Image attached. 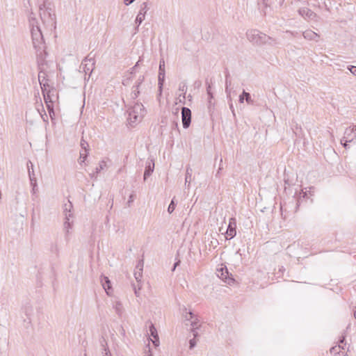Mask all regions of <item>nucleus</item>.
Listing matches in <instances>:
<instances>
[{"label":"nucleus","mask_w":356,"mask_h":356,"mask_svg":"<svg viewBox=\"0 0 356 356\" xmlns=\"http://www.w3.org/2000/svg\"><path fill=\"white\" fill-rule=\"evenodd\" d=\"M113 308L118 316H121L123 312V307L120 302L117 301L113 305Z\"/></svg>","instance_id":"26"},{"label":"nucleus","mask_w":356,"mask_h":356,"mask_svg":"<svg viewBox=\"0 0 356 356\" xmlns=\"http://www.w3.org/2000/svg\"><path fill=\"white\" fill-rule=\"evenodd\" d=\"M133 200H134V195H131L129 196V199L128 202H129V203L133 201Z\"/></svg>","instance_id":"44"},{"label":"nucleus","mask_w":356,"mask_h":356,"mask_svg":"<svg viewBox=\"0 0 356 356\" xmlns=\"http://www.w3.org/2000/svg\"><path fill=\"white\" fill-rule=\"evenodd\" d=\"M40 15L42 22L48 26H55L56 17L52 10L49 6H47L46 3L39 6Z\"/></svg>","instance_id":"3"},{"label":"nucleus","mask_w":356,"mask_h":356,"mask_svg":"<svg viewBox=\"0 0 356 356\" xmlns=\"http://www.w3.org/2000/svg\"><path fill=\"white\" fill-rule=\"evenodd\" d=\"M192 169L191 167L186 168V177H185V184H190L191 181V177H192Z\"/></svg>","instance_id":"27"},{"label":"nucleus","mask_w":356,"mask_h":356,"mask_svg":"<svg viewBox=\"0 0 356 356\" xmlns=\"http://www.w3.org/2000/svg\"><path fill=\"white\" fill-rule=\"evenodd\" d=\"M70 219H71V214L70 213V214H67V218H65V221L63 223V230L65 233V238L66 241L69 240L70 231L72 229V226H73V222L70 221Z\"/></svg>","instance_id":"12"},{"label":"nucleus","mask_w":356,"mask_h":356,"mask_svg":"<svg viewBox=\"0 0 356 356\" xmlns=\"http://www.w3.org/2000/svg\"><path fill=\"white\" fill-rule=\"evenodd\" d=\"M191 325V332H193V335L195 337L197 336V332L196 331L197 329L199 328L200 324L197 318L195 316V318L192 319Z\"/></svg>","instance_id":"20"},{"label":"nucleus","mask_w":356,"mask_h":356,"mask_svg":"<svg viewBox=\"0 0 356 356\" xmlns=\"http://www.w3.org/2000/svg\"><path fill=\"white\" fill-rule=\"evenodd\" d=\"M39 81L42 88V92L43 94L44 99L46 105L48 104H52L58 98L57 91L55 88H48L49 86L43 83L40 81V75L39 74Z\"/></svg>","instance_id":"5"},{"label":"nucleus","mask_w":356,"mask_h":356,"mask_svg":"<svg viewBox=\"0 0 356 356\" xmlns=\"http://www.w3.org/2000/svg\"><path fill=\"white\" fill-rule=\"evenodd\" d=\"M211 85H210V84H209V85L207 86V94H210V92H211Z\"/></svg>","instance_id":"43"},{"label":"nucleus","mask_w":356,"mask_h":356,"mask_svg":"<svg viewBox=\"0 0 356 356\" xmlns=\"http://www.w3.org/2000/svg\"><path fill=\"white\" fill-rule=\"evenodd\" d=\"M209 96V106H211V99L213 98V93L210 92V94H207Z\"/></svg>","instance_id":"39"},{"label":"nucleus","mask_w":356,"mask_h":356,"mask_svg":"<svg viewBox=\"0 0 356 356\" xmlns=\"http://www.w3.org/2000/svg\"><path fill=\"white\" fill-rule=\"evenodd\" d=\"M29 23L31 27V33L33 48L40 56H42V53H45V44L40 28L33 13L29 16Z\"/></svg>","instance_id":"1"},{"label":"nucleus","mask_w":356,"mask_h":356,"mask_svg":"<svg viewBox=\"0 0 356 356\" xmlns=\"http://www.w3.org/2000/svg\"><path fill=\"white\" fill-rule=\"evenodd\" d=\"M102 284L103 288L106 291L107 294H109L108 291L111 289V282L107 277H102L101 279Z\"/></svg>","instance_id":"21"},{"label":"nucleus","mask_w":356,"mask_h":356,"mask_svg":"<svg viewBox=\"0 0 356 356\" xmlns=\"http://www.w3.org/2000/svg\"><path fill=\"white\" fill-rule=\"evenodd\" d=\"M354 316H355V319H356V311H355V313H354Z\"/></svg>","instance_id":"53"},{"label":"nucleus","mask_w":356,"mask_h":356,"mask_svg":"<svg viewBox=\"0 0 356 356\" xmlns=\"http://www.w3.org/2000/svg\"><path fill=\"white\" fill-rule=\"evenodd\" d=\"M244 99H245V101L248 104L252 103V99H251L250 93L245 92V90H243V93L239 96L240 103H243Z\"/></svg>","instance_id":"23"},{"label":"nucleus","mask_w":356,"mask_h":356,"mask_svg":"<svg viewBox=\"0 0 356 356\" xmlns=\"http://www.w3.org/2000/svg\"><path fill=\"white\" fill-rule=\"evenodd\" d=\"M348 69L350 71V72L356 76V67L353 65H350L348 67Z\"/></svg>","instance_id":"36"},{"label":"nucleus","mask_w":356,"mask_h":356,"mask_svg":"<svg viewBox=\"0 0 356 356\" xmlns=\"http://www.w3.org/2000/svg\"><path fill=\"white\" fill-rule=\"evenodd\" d=\"M189 343H190V348L191 349L193 348L196 345V341H195V339H191L189 341Z\"/></svg>","instance_id":"38"},{"label":"nucleus","mask_w":356,"mask_h":356,"mask_svg":"<svg viewBox=\"0 0 356 356\" xmlns=\"http://www.w3.org/2000/svg\"><path fill=\"white\" fill-rule=\"evenodd\" d=\"M149 334L154 338L152 343L156 347L159 345V336L157 334V330L153 324H151L149 326Z\"/></svg>","instance_id":"18"},{"label":"nucleus","mask_w":356,"mask_h":356,"mask_svg":"<svg viewBox=\"0 0 356 356\" xmlns=\"http://www.w3.org/2000/svg\"><path fill=\"white\" fill-rule=\"evenodd\" d=\"M248 40L257 44H270L275 42V40L264 33L257 30H252L247 34Z\"/></svg>","instance_id":"4"},{"label":"nucleus","mask_w":356,"mask_h":356,"mask_svg":"<svg viewBox=\"0 0 356 356\" xmlns=\"http://www.w3.org/2000/svg\"><path fill=\"white\" fill-rule=\"evenodd\" d=\"M106 166V163L104 161H100L99 166L96 168V172H99L102 170L104 169Z\"/></svg>","instance_id":"32"},{"label":"nucleus","mask_w":356,"mask_h":356,"mask_svg":"<svg viewBox=\"0 0 356 356\" xmlns=\"http://www.w3.org/2000/svg\"><path fill=\"white\" fill-rule=\"evenodd\" d=\"M299 14L305 19H314L316 15L308 8H302L298 10Z\"/></svg>","instance_id":"15"},{"label":"nucleus","mask_w":356,"mask_h":356,"mask_svg":"<svg viewBox=\"0 0 356 356\" xmlns=\"http://www.w3.org/2000/svg\"><path fill=\"white\" fill-rule=\"evenodd\" d=\"M218 277H220L222 280H223L225 283L228 284H232L234 282V279L229 276V273L226 267L220 268L218 270Z\"/></svg>","instance_id":"8"},{"label":"nucleus","mask_w":356,"mask_h":356,"mask_svg":"<svg viewBox=\"0 0 356 356\" xmlns=\"http://www.w3.org/2000/svg\"><path fill=\"white\" fill-rule=\"evenodd\" d=\"M181 121L184 129H187L190 127L191 122V111L187 107H182L181 108Z\"/></svg>","instance_id":"7"},{"label":"nucleus","mask_w":356,"mask_h":356,"mask_svg":"<svg viewBox=\"0 0 356 356\" xmlns=\"http://www.w3.org/2000/svg\"><path fill=\"white\" fill-rule=\"evenodd\" d=\"M47 106V111L49 112V116L51 119H53L54 116V106L52 104H48Z\"/></svg>","instance_id":"29"},{"label":"nucleus","mask_w":356,"mask_h":356,"mask_svg":"<svg viewBox=\"0 0 356 356\" xmlns=\"http://www.w3.org/2000/svg\"><path fill=\"white\" fill-rule=\"evenodd\" d=\"M302 35L305 39L315 42H318L320 38V35L312 30H306L302 33Z\"/></svg>","instance_id":"16"},{"label":"nucleus","mask_w":356,"mask_h":356,"mask_svg":"<svg viewBox=\"0 0 356 356\" xmlns=\"http://www.w3.org/2000/svg\"><path fill=\"white\" fill-rule=\"evenodd\" d=\"M130 79V78L127 79V80L125 81H123L122 83L123 85H127L129 83V80Z\"/></svg>","instance_id":"47"},{"label":"nucleus","mask_w":356,"mask_h":356,"mask_svg":"<svg viewBox=\"0 0 356 356\" xmlns=\"http://www.w3.org/2000/svg\"><path fill=\"white\" fill-rule=\"evenodd\" d=\"M232 82L230 80L228 79V75L226 76V80H225V92L227 95V97L230 96L231 90L229 89V87L231 86Z\"/></svg>","instance_id":"28"},{"label":"nucleus","mask_w":356,"mask_h":356,"mask_svg":"<svg viewBox=\"0 0 356 356\" xmlns=\"http://www.w3.org/2000/svg\"><path fill=\"white\" fill-rule=\"evenodd\" d=\"M41 116H42V118H43L44 121H45V122H46V121L47 120H46L45 118H43V115H41Z\"/></svg>","instance_id":"52"},{"label":"nucleus","mask_w":356,"mask_h":356,"mask_svg":"<svg viewBox=\"0 0 356 356\" xmlns=\"http://www.w3.org/2000/svg\"><path fill=\"white\" fill-rule=\"evenodd\" d=\"M222 170V167L220 166L219 168H218V170L216 175V177H218L219 175H220V170Z\"/></svg>","instance_id":"46"},{"label":"nucleus","mask_w":356,"mask_h":356,"mask_svg":"<svg viewBox=\"0 0 356 356\" xmlns=\"http://www.w3.org/2000/svg\"><path fill=\"white\" fill-rule=\"evenodd\" d=\"M143 261H139L138 265L136 266L134 277L137 282H140V279L143 276Z\"/></svg>","instance_id":"17"},{"label":"nucleus","mask_w":356,"mask_h":356,"mask_svg":"<svg viewBox=\"0 0 356 356\" xmlns=\"http://www.w3.org/2000/svg\"><path fill=\"white\" fill-rule=\"evenodd\" d=\"M229 107H230V109L232 110L233 114H234V109L232 104H230Z\"/></svg>","instance_id":"49"},{"label":"nucleus","mask_w":356,"mask_h":356,"mask_svg":"<svg viewBox=\"0 0 356 356\" xmlns=\"http://www.w3.org/2000/svg\"><path fill=\"white\" fill-rule=\"evenodd\" d=\"M144 81V76H140L137 80V82H136V84L134 86V87H136L137 89L139 88V86H140V84L143 82Z\"/></svg>","instance_id":"34"},{"label":"nucleus","mask_w":356,"mask_h":356,"mask_svg":"<svg viewBox=\"0 0 356 356\" xmlns=\"http://www.w3.org/2000/svg\"><path fill=\"white\" fill-rule=\"evenodd\" d=\"M134 293H135L136 296H138V291L140 290V287L139 286L138 289L137 290L136 287L135 286H134Z\"/></svg>","instance_id":"42"},{"label":"nucleus","mask_w":356,"mask_h":356,"mask_svg":"<svg viewBox=\"0 0 356 356\" xmlns=\"http://www.w3.org/2000/svg\"><path fill=\"white\" fill-rule=\"evenodd\" d=\"M179 261H177L174 264L172 271L175 270L176 267L179 265Z\"/></svg>","instance_id":"45"},{"label":"nucleus","mask_w":356,"mask_h":356,"mask_svg":"<svg viewBox=\"0 0 356 356\" xmlns=\"http://www.w3.org/2000/svg\"><path fill=\"white\" fill-rule=\"evenodd\" d=\"M104 346L103 350V356H112L111 353L108 348H106L104 345H102Z\"/></svg>","instance_id":"35"},{"label":"nucleus","mask_w":356,"mask_h":356,"mask_svg":"<svg viewBox=\"0 0 356 356\" xmlns=\"http://www.w3.org/2000/svg\"><path fill=\"white\" fill-rule=\"evenodd\" d=\"M355 138H356V126L353 128H347L345 130L341 143L345 148H347L348 143L353 141Z\"/></svg>","instance_id":"6"},{"label":"nucleus","mask_w":356,"mask_h":356,"mask_svg":"<svg viewBox=\"0 0 356 356\" xmlns=\"http://www.w3.org/2000/svg\"><path fill=\"white\" fill-rule=\"evenodd\" d=\"M195 318V315L191 312H186V314L184 315L185 321H191Z\"/></svg>","instance_id":"33"},{"label":"nucleus","mask_w":356,"mask_h":356,"mask_svg":"<svg viewBox=\"0 0 356 356\" xmlns=\"http://www.w3.org/2000/svg\"><path fill=\"white\" fill-rule=\"evenodd\" d=\"M175 197L171 200V202L170 204H169L168 206V212L169 213H172L175 209Z\"/></svg>","instance_id":"30"},{"label":"nucleus","mask_w":356,"mask_h":356,"mask_svg":"<svg viewBox=\"0 0 356 356\" xmlns=\"http://www.w3.org/2000/svg\"><path fill=\"white\" fill-rule=\"evenodd\" d=\"M344 340H345V337H343L342 339L339 340V343L338 346L332 347L330 349V352L336 353L338 352L339 349H341H341H345L346 344H343Z\"/></svg>","instance_id":"25"},{"label":"nucleus","mask_w":356,"mask_h":356,"mask_svg":"<svg viewBox=\"0 0 356 356\" xmlns=\"http://www.w3.org/2000/svg\"><path fill=\"white\" fill-rule=\"evenodd\" d=\"M81 148L85 151V153L80 152V158L81 159L83 158V161H84L85 159L86 158V156H87L88 144L86 141H85L83 139H82L81 141Z\"/></svg>","instance_id":"24"},{"label":"nucleus","mask_w":356,"mask_h":356,"mask_svg":"<svg viewBox=\"0 0 356 356\" xmlns=\"http://www.w3.org/2000/svg\"><path fill=\"white\" fill-rule=\"evenodd\" d=\"M154 169V162L152 159L148 160L146 162L145 170L143 175L144 181L151 175Z\"/></svg>","instance_id":"14"},{"label":"nucleus","mask_w":356,"mask_h":356,"mask_svg":"<svg viewBox=\"0 0 356 356\" xmlns=\"http://www.w3.org/2000/svg\"><path fill=\"white\" fill-rule=\"evenodd\" d=\"M122 334L123 335H124V334H125V331H124V329H122Z\"/></svg>","instance_id":"50"},{"label":"nucleus","mask_w":356,"mask_h":356,"mask_svg":"<svg viewBox=\"0 0 356 356\" xmlns=\"http://www.w3.org/2000/svg\"><path fill=\"white\" fill-rule=\"evenodd\" d=\"M140 93V91L138 88L137 89L136 87H133V91L131 93V97L132 99H136L138 97V95Z\"/></svg>","instance_id":"31"},{"label":"nucleus","mask_w":356,"mask_h":356,"mask_svg":"<svg viewBox=\"0 0 356 356\" xmlns=\"http://www.w3.org/2000/svg\"><path fill=\"white\" fill-rule=\"evenodd\" d=\"M179 91L181 92L179 94V102L184 103L186 99V93L187 91V86L185 82H181L179 84Z\"/></svg>","instance_id":"19"},{"label":"nucleus","mask_w":356,"mask_h":356,"mask_svg":"<svg viewBox=\"0 0 356 356\" xmlns=\"http://www.w3.org/2000/svg\"><path fill=\"white\" fill-rule=\"evenodd\" d=\"M145 107L141 103H135V104L128 110L129 123L134 126V124L140 122L145 116Z\"/></svg>","instance_id":"2"},{"label":"nucleus","mask_w":356,"mask_h":356,"mask_svg":"<svg viewBox=\"0 0 356 356\" xmlns=\"http://www.w3.org/2000/svg\"><path fill=\"white\" fill-rule=\"evenodd\" d=\"M145 356H152L150 350H149L148 352L145 353Z\"/></svg>","instance_id":"48"},{"label":"nucleus","mask_w":356,"mask_h":356,"mask_svg":"<svg viewBox=\"0 0 356 356\" xmlns=\"http://www.w3.org/2000/svg\"><path fill=\"white\" fill-rule=\"evenodd\" d=\"M148 10L147 3L146 2H144L140 6V11L136 17V23L138 24V26L140 25V24L143 22L145 19V15Z\"/></svg>","instance_id":"13"},{"label":"nucleus","mask_w":356,"mask_h":356,"mask_svg":"<svg viewBox=\"0 0 356 356\" xmlns=\"http://www.w3.org/2000/svg\"><path fill=\"white\" fill-rule=\"evenodd\" d=\"M135 0H124V4L129 6L131 3H133Z\"/></svg>","instance_id":"40"},{"label":"nucleus","mask_w":356,"mask_h":356,"mask_svg":"<svg viewBox=\"0 0 356 356\" xmlns=\"http://www.w3.org/2000/svg\"><path fill=\"white\" fill-rule=\"evenodd\" d=\"M29 176H30V179H31V185L33 186V187H36L37 186L36 180H34V181H33V179L31 178V171H30L29 168Z\"/></svg>","instance_id":"37"},{"label":"nucleus","mask_w":356,"mask_h":356,"mask_svg":"<svg viewBox=\"0 0 356 356\" xmlns=\"http://www.w3.org/2000/svg\"><path fill=\"white\" fill-rule=\"evenodd\" d=\"M73 209L72 204L71 202L68 201L66 204H64L63 212L65 215V218H67V214H71V218L73 217V213L72 211Z\"/></svg>","instance_id":"22"},{"label":"nucleus","mask_w":356,"mask_h":356,"mask_svg":"<svg viewBox=\"0 0 356 356\" xmlns=\"http://www.w3.org/2000/svg\"><path fill=\"white\" fill-rule=\"evenodd\" d=\"M95 65V61L93 59L90 58L87 59L86 58L81 63V68L83 69V71L85 72L86 74L88 73L89 74V76H90V74L92 73L93 70V67Z\"/></svg>","instance_id":"11"},{"label":"nucleus","mask_w":356,"mask_h":356,"mask_svg":"<svg viewBox=\"0 0 356 356\" xmlns=\"http://www.w3.org/2000/svg\"><path fill=\"white\" fill-rule=\"evenodd\" d=\"M165 81V62L163 59H161L159 62V79H158V85L160 93L162 92V88L163 86V83Z\"/></svg>","instance_id":"9"},{"label":"nucleus","mask_w":356,"mask_h":356,"mask_svg":"<svg viewBox=\"0 0 356 356\" xmlns=\"http://www.w3.org/2000/svg\"><path fill=\"white\" fill-rule=\"evenodd\" d=\"M141 61V58L139 59V60L136 63V64L135 65V66H134L132 68H131V74H132L134 72V70H135V68L138 65V63L139 62Z\"/></svg>","instance_id":"41"},{"label":"nucleus","mask_w":356,"mask_h":356,"mask_svg":"<svg viewBox=\"0 0 356 356\" xmlns=\"http://www.w3.org/2000/svg\"><path fill=\"white\" fill-rule=\"evenodd\" d=\"M35 188L36 187H33V193H35Z\"/></svg>","instance_id":"51"},{"label":"nucleus","mask_w":356,"mask_h":356,"mask_svg":"<svg viewBox=\"0 0 356 356\" xmlns=\"http://www.w3.org/2000/svg\"><path fill=\"white\" fill-rule=\"evenodd\" d=\"M236 220L234 218H231L229 222V225L227 227L226 233H225V238L227 240H230L233 238L236 234Z\"/></svg>","instance_id":"10"}]
</instances>
